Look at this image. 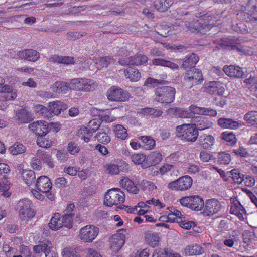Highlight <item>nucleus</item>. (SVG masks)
Returning a JSON list of instances; mask_svg holds the SVG:
<instances>
[{
	"label": "nucleus",
	"mask_w": 257,
	"mask_h": 257,
	"mask_svg": "<svg viewBox=\"0 0 257 257\" xmlns=\"http://www.w3.org/2000/svg\"><path fill=\"white\" fill-rule=\"evenodd\" d=\"M15 117L19 122L25 123L33 119V114L26 109H23L16 113Z\"/></svg>",
	"instance_id": "obj_29"
},
{
	"label": "nucleus",
	"mask_w": 257,
	"mask_h": 257,
	"mask_svg": "<svg viewBox=\"0 0 257 257\" xmlns=\"http://www.w3.org/2000/svg\"><path fill=\"white\" fill-rule=\"evenodd\" d=\"M211 19V16H204L203 18L193 20L191 22H186L185 23L186 30L192 33L199 32L205 34L213 26V24L210 22Z\"/></svg>",
	"instance_id": "obj_1"
},
{
	"label": "nucleus",
	"mask_w": 257,
	"mask_h": 257,
	"mask_svg": "<svg viewBox=\"0 0 257 257\" xmlns=\"http://www.w3.org/2000/svg\"><path fill=\"white\" fill-rule=\"evenodd\" d=\"M189 111H191L193 113L209 115L210 116H215L217 114V111L215 109H212L211 108H205L198 107L195 105H191L188 108Z\"/></svg>",
	"instance_id": "obj_18"
},
{
	"label": "nucleus",
	"mask_w": 257,
	"mask_h": 257,
	"mask_svg": "<svg viewBox=\"0 0 257 257\" xmlns=\"http://www.w3.org/2000/svg\"><path fill=\"white\" fill-rule=\"evenodd\" d=\"M193 124L197 127V130H204L212 127L213 123L209 118L203 116L193 117Z\"/></svg>",
	"instance_id": "obj_20"
},
{
	"label": "nucleus",
	"mask_w": 257,
	"mask_h": 257,
	"mask_svg": "<svg viewBox=\"0 0 257 257\" xmlns=\"http://www.w3.org/2000/svg\"><path fill=\"white\" fill-rule=\"evenodd\" d=\"M126 230L119 229L116 234H113L110 238L111 248L113 251L117 252L123 245L125 240Z\"/></svg>",
	"instance_id": "obj_13"
},
{
	"label": "nucleus",
	"mask_w": 257,
	"mask_h": 257,
	"mask_svg": "<svg viewBox=\"0 0 257 257\" xmlns=\"http://www.w3.org/2000/svg\"><path fill=\"white\" fill-rule=\"evenodd\" d=\"M36 185L38 190L45 193L47 197L52 200L54 195L50 192L52 189V183L50 179L46 176H41L37 179Z\"/></svg>",
	"instance_id": "obj_12"
},
{
	"label": "nucleus",
	"mask_w": 257,
	"mask_h": 257,
	"mask_svg": "<svg viewBox=\"0 0 257 257\" xmlns=\"http://www.w3.org/2000/svg\"><path fill=\"white\" fill-rule=\"evenodd\" d=\"M35 212L33 209L20 210L19 218L21 220L24 222H28L35 216Z\"/></svg>",
	"instance_id": "obj_44"
},
{
	"label": "nucleus",
	"mask_w": 257,
	"mask_h": 257,
	"mask_svg": "<svg viewBox=\"0 0 257 257\" xmlns=\"http://www.w3.org/2000/svg\"><path fill=\"white\" fill-rule=\"evenodd\" d=\"M232 178L235 183L241 184L243 182V175L241 174L239 171L236 169L232 170L230 171Z\"/></svg>",
	"instance_id": "obj_58"
},
{
	"label": "nucleus",
	"mask_w": 257,
	"mask_h": 257,
	"mask_svg": "<svg viewBox=\"0 0 257 257\" xmlns=\"http://www.w3.org/2000/svg\"><path fill=\"white\" fill-rule=\"evenodd\" d=\"M18 56L21 59H25L28 61L35 62L40 57L39 53L35 50L27 49L19 51Z\"/></svg>",
	"instance_id": "obj_22"
},
{
	"label": "nucleus",
	"mask_w": 257,
	"mask_h": 257,
	"mask_svg": "<svg viewBox=\"0 0 257 257\" xmlns=\"http://www.w3.org/2000/svg\"><path fill=\"white\" fill-rule=\"evenodd\" d=\"M147 158V161H149V162L144 163L143 165V167L146 168L159 163L163 157L160 152L155 151L152 152Z\"/></svg>",
	"instance_id": "obj_21"
},
{
	"label": "nucleus",
	"mask_w": 257,
	"mask_h": 257,
	"mask_svg": "<svg viewBox=\"0 0 257 257\" xmlns=\"http://www.w3.org/2000/svg\"><path fill=\"white\" fill-rule=\"evenodd\" d=\"M152 64L156 66L167 67L173 70H177L179 68L178 65L177 64L161 58H156L153 59Z\"/></svg>",
	"instance_id": "obj_33"
},
{
	"label": "nucleus",
	"mask_w": 257,
	"mask_h": 257,
	"mask_svg": "<svg viewBox=\"0 0 257 257\" xmlns=\"http://www.w3.org/2000/svg\"><path fill=\"white\" fill-rule=\"evenodd\" d=\"M230 213L236 216L239 220L243 221L246 211L240 201L236 197H233L230 198Z\"/></svg>",
	"instance_id": "obj_14"
},
{
	"label": "nucleus",
	"mask_w": 257,
	"mask_h": 257,
	"mask_svg": "<svg viewBox=\"0 0 257 257\" xmlns=\"http://www.w3.org/2000/svg\"><path fill=\"white\" fill-rule=\"evenodd\" d=\"M68 150L72 155H75L80 151L79 147L74 142H70L68 145Z\"/></svg>",
	"instance_id": "obj_64"
},
{
	"label": "nucleus",
	"mask_w": 257,
	"mask_h": 257,
	"mask_svg": "<svg viewBox=\"0 0 257 257\" xmlns=\"http://www.w3.org/2000/svg\"><path fill=\"white\" fill-rule=\"evenodd\" d=\"M147 159L146 155L143 154H135L131 156L132 161L135 164H143Z\"/></svg>",
	"instance_id": "obj_52"
},
{
	"label": "nucleus",
	"mask_w": 257,
	"mask_h": 257,
	"mask_svg": "<svg viewBox=\"0 0 257 257\" xmlns=\"http://www.w3.org/2000/svg\"><path fill=\"white\" fill-rule=\"evenodd\" d=\"M82 78H74L69 82L70 89L75 91H81Z\"/></svg>",
	"instance_id": "obj_49"
},
{
	"label": "nucleus",
	"mask_w": 257,
	"mask_h": 257,
	"mask_svg": "<svg viewBox=\"0 0 257 257\" xmlns=\"http://www.w3.org/2000/svg\"><path fill=\"white\" fill-rule=\"evenodd\" d=\"M67 108V105L62 102L56 101L49 103V110L55 115H58Z\"/></svg>",
	"instance_id": "obj_26"
},
{
	"label": "nucleus",
	"mask_w": 257,
	"mask_h": 257,
	"mask_svg": "<svg viewBox=\"0 0 257 257\" xmlns=\"http://www.w3.org/2000/svg\"><path fill=\"white\" fill-rule=\"evenodd\" d=\"M223 71L230 77L240 78L243 75L242 68L236 65H225L223 67Z\"/></svg>",
	"instance_id": "obj_19"
},
{
	"label": "nucleus",
	"mask_w": 257,
	"mask_h": 257,
	"mask_svg": "<svg viewBox=\"0 0 257 257\" xmlns=\"http://www.w3.org/2000/svg\"><path fill=\"white\" fill-rule=\"evenodd\" d=\"M62 257H78L76 251L72 247H65L62 251Z\"/></svg>",
	"instance_id": "obj_55"
},
{
	"label": "nucleus",
	"mask_w": 257,
	"mask_h": 257,
	"mask_svg": "<svg viewBox=\"0 0 257 257\" xmlns=\"http://www.w3.org/2000/svg\"><path fill=\"white\" fill-rule=\"evenodd\" d=\"M203 77L200 70L194 68L190 71H187L184 76L185 83L191 87L202 81Z\"/></svg>",
	"instance_id": "obj_10"
},
{
	"label": "nucleus",
	"mask_w": 257,
	"mask_h": 257,
	"mask_svg": "<svg viewBox=\"0 0 257 257\" xmlns=\"http://www.w3.org/2000/svg\"><path fill=\"white\" fill-rule=\"evenodd\" d=\"M104 167L107 173L110 175L118 174L120 172L118 166L112 163L106 164Z\"/></svg>",
	"instance_id": "obj_50"
},
{
	"label": "nucleus",
	"mask_w": 257,
	"mask_h": 257,
	"mask_svg": "<svg viewBox=\"0 0 257 257\" xmlns=\"http://www.w3.org/2000/svg\"><path fill=\"white\" fill-rule=\"evenodd\" d=\"M113 127L115 136L118 139L124 140L128 137L127 130L123 125L116 124L113 125Z\"/></svg>",
	"instance_id": "obj_36"
},
{
	"label": "nucleus",
	"mask_w": 257,
	"mask_h": 257,
	"mask_svg": "<svg viewBox=\"0 0 257 257\" xmlns=\"http://www.w3.org/2000/svg\"><path fill=\"white\" fill-rule=\"evenodd\" d=\"M141 186L144 190H147L149 191H153L157 189L156 186L153 182L143 180L141 183Z\"/></svg>",
	"instance_id": "obj_60"
},
{
	"label": "nucleus",
	"mask_w": 257,
	"mask_h": 257,
	"mask_svg": "<svg viewBox=\"0 0 257 257\" xmlns=\"http://www.w3.org/2000/svg\"><path fill=\"white\" fill-rule=\"evenodd\" d=\"M49 61L56 62L60 64H64L66 65L72 64L74 63V58L70 56H62L56 55L51 56L49 59Z\"/></svg>",
	"instance_id": "obj_30"
},
{
	"label": "nucleus",
	"mask_w": 257,
	"mask_h": 257,
	"mask_svg": "<svg viewBox=\"0 0 257 257\" xmlns=\"http://www.w3.org/2000/svg\"><path fill=\"white\" fill-rule=\"evenodd\" d=\"M101 123V120L99 119H93L90 120L87 127L82 126L79 129L78 133L79 137L85 142H88L93 133L99 128Z\"/></svg>",
	"instance_id": "obj_6"
},
{
	"label": "nucleus",
	"mask_w": 257,
	"mask_h": 257,
	"mask_svg": "<svg viewBox=\"0 0 257 257\" xmlns=\"http://www.w3.org/2000/svg\"><path fill=\"white\" fill-rule=\"evenodd\" d=\"M204 252V249L201 246L197 244L189 245L186 247L184 250L185 255L188 256L201 255Z\"/></svg>",
	"instance_id": "obj_34"
},
{
	"label": "nucleus",
	"mask_w": 257,
	"mask_h": 257,
	"mask_svg": "<svg viewBox=\"0 0 257 257\" xmlns=\"http://www.w3.org/2000/svg\"><path fill=\"white\" fill-rule=\"evenodd\" d=\"M45 136H38L37 139V145L43 148H49L51 146V141L44 137Z\"/></svg>",
	"instance_id": "obj_53"
},
{
	"label": "nucleus",
	"mask_w": 257,
	"mask_h": 257,
	"mask_svg": "<svg viewBox=\"0 0 257 257\" xmlns=\"http://www.w3.org/2000/svg\"><path fill=\"white\" fill-rule=\"evenodd\" d=\"M204 205L202 198L198 196H191V202L189 208L195 211L201 210Z\"/></svg>",
	"instance_id": "obj_32"
},
{
	"label": "nucleus",
	"mask_w": 257,
	"mask_h": 257,
	"mask_svg": "<svg viewBox=\"0 0 257 257\" xmlns=\"http://www.w3.org/2000/svg\"><path fill=\"white\" fill-rule=\"evenodd\" d=\"M72 226L71 216H61L58 213L53 214L48 224L49 227L53 231L58 230L63 226L71 228Z\"/></svg>",
	"instance_id": "obj_5"
},
{
	"label": "nucleus",
	"mask_w": 257,
	"mask_h": 257,
	"mask_svg": "<svg viewBox=\"0 0 257 257\" xmlns=\"http://www.w3.org/2000/svg\"><path fill=\"white\" fill-rule=\"evenodd\" d=\"M120 184L122 187L130 193L136 194L139 192V189L134 184V182L127 178L124 177L120 181Z\"/></svg>",
	"instance_id": "obj_27"
},
{
	"label": "nucleus",
	"mask_w": 257,
	"mask_h": 257,
	"mask_svg": "<svg viewBox=\"0 0 257 257\" xmlns=\"http://www.w3.org/2000/svg\"><path fill=\"white\" fill-rule=\"evenodd\" d=\"M175 88L167 86L158 87L155 91V101L162 104H170L175 98Z\"/></svg>",
	"instance_id": "obj_2"
},
{
	"label": "nucleus",
	"mask_w": 257,
	"mask_h": 257,
	"mask_svg": "<svg viewBox=\"0 0 257 257\" xmlns=\"http://www.w3.org/2000/svg\"><path fill=\"white\" fill-rule=\"evenodd\" d=\"M152 257H181L177 253L170 252L166 249H156L153 252Z\"/></svg>",
	"instance_id": "obj_42"
},
{
	"label": "nucleus",
	"mask_w": 257,
	"mask_h": 257,
	"mask_svg": "<svg viewBox=\"0 0 257 257\" xmlns=\"http://www.w3.org/2000/svg\"><path fill=\"white\" fill-rule=\"evenodd\" d=\"M101 121L111 122L115 120L114 117L110 116V111L109 109L103 110L99 117Z\"/></svg>",
	"instance_id": "obj_51"
},
{
	"label": "nucleus",
	"mask_w": 257,
	"mask_h": 257,
	"mask_svg": "<svg viewBox=\"0 0 257 257\" xmlns=\"http://www.w3.org/2000/svg\"><path fill=\"white\" fill-rule=\"evenodd\" d=\"M114 60H116V58H111L109 56L102 57L100 59L99 62H97L91 59H87L86 61H85L84 65L82 66L84 68H87L88 67V66L86 65L85 63L88 64L89 63H91V61H93L94 63L97 65V68L101 69L102 68L107 67L109 64L113 63L114 61Z\"/></svg>",
	"instance_id": "obj_24"
},
{
	"label": "nucleus",
	"mask_w": 257,
	"mask_h": 257,
	"mask_svg": "<svg viewBox=\"0 0 257 257\" xmlns=\"http://www.w3.org/2000/svg\"><path fill=\"white\" fill-rule=\"evenodd\" d=\"M176 130L178 137H182L188 142H194L198 137L197 128L193 124H183L177 126Z\"/></svg>",
	"instance_id": "obj_3"
},
{
	"label": "nucleus",
	"mask_w": 257,
	"mask_h": 257,
	"mask_svg": "<svg viewBox=\"0 0 257 257\" xmlns=\"http://www.w3.org/2000/svg\"><path fill=\"white\" fill-rule=\"evenodd\" d=\"M126 78H128L132 82H137L141 78V75L138 69L132 67H128L123 71Z\"/></svg>",
	"instance_id": "obj_25"
},
{
	"label": "nucleus",
	"mask_w": 257,
	"mask_h": 257,
	"mask_svg": "<svg viewBox=\"0 0 257 257\" xmlns=\"http://www.w3.org/2000/svg\"><path fill=\"white\" fill-rule=\"evenodd\" d=\"M148 60V57L146 55L139 54L138 55L130 57L129 58L119 59V63L121 65H140L147 63Z\"/></svg>",
	"instance_id": "obj_16"
},
{
	"label": "nucleus",
	"mask_w": 257,
	"mask_h": 257,
	"mask_svg": "<svg viewBox=\"0 0 257 257\" xmlns=\"http://www.w3.org/2000/svg\"><path fill=\"white\" fill-rule=\"evenodd\" d=\"M99 228L94 225H89L82 227L79 233V239L84 242H92L97 236Z\"/></svg>",
	"instance_id": "obj_8"
},
{
	"label": "nucleus",
	"mask_w": 257,
	"mask_h": 257,
	"mask_svg": "<svg viewBox=\"0 0 257 257\" xmlns=\"http://www.w3.org/2000/svg\"><path fill=\"white\" fill-rule=\"evenodd\" d=\"M4 78L0 77V92L10 93L7 94L6 97V101H10L16 98L17 95L16 92L13 91L12 87L8 85H4Z\"/></svg>",
	"instance_id": "obj_23"
},
{
	"label": "nucleus",
	"mask_w": 257,
	"mask_h": 257,
	"mask_svg": "<svg viewBox=\"0 0 257 257\" xmlns=\"http://www.w3.org/2000/svg\"><path fill=\"white\" fill-rule=\"evenodd\" d=\"M173 3V0H160L154 3L155 9L161 12H165Z\"/></svg>",
	"instance_id": "obj_37"
},
{
	"label": "nucleus",
	"mask_w": 257,
	"mask_h": 257,
	"mask_svg": "<svg viewBox=\"0 0 257 257\" xmlns=\"http://www.w3.org/2000/svg\"><path fill=\"white\" fill-rule=\"evenodd\" d=\"M243 119L247 123L252 125H257V111H250L246 113Z\"/></svg>",
	"instance_id": "obj_46"
},
{
	"label": "nucleus",
	"mask_w": 257,
	"mask_h": 257,
	"mask_svg": "<svg viewBox=\"0 0 257 257\" xmlns=\"http://www.w3.org/2000/svg\"><path fill=\"white\" fill-rule=\"evenodd\" d=\"M130 54V51L127 49L126 47L123 46L121 47L117 51V56L121 57L118 59V61H119V59L127 58V56H128Z\"/></svg>",
	"instance_id": "obj_63"
},
{
	"label": "nucleus",
	"mask_w": 257,
	"mask_h": 257,
	"mask_svg": "<svg viewBox=\"0 0 257 257\" xmlns=\"http://www.w3.org/2000/svg\"><path fill=\"white\" fill-rule=\"evenodd\" d=\"M145 239L149 245L154 247L158 245L160 238L157 233H148L146 235Z\"/></svg>",
	"instance_id": "obj_45"
},
{
	"label": "nucleus",
	"mask_w": 257,
	"mask_h": 257,
	"mask_svg": "<svg viewBox=\"0 0 257 257\" xmlns=\"http://www.w3.org/2000/svg\"><path fill=\"white\" fill-rule=\"evenodd\" d=\"M28 127L38 136H45L49 132L48 123L41 120L29 124Z\"/></svg>",
	"instance_id": "obj_15"
},
{
	"label": "nucleus",
	"mask_w": 257,
	"mask_h": 257,
	"mask_svg": "<svg viewBox=\"0 0 257 257\" xmlns=\"http://www.w3.org/2000/svg\"><path fill=\"white\" fill-rule=\"evenodd\" d=\"M139 112L141 114L150 115L154 117H159L163 114V111L161 110L150 107L141 108L139 110Z\"/></svg>",
	"instance_id": "obj_41"
},
{
	"label": "nucleus",
	"mask_w": 257,
	"mask_h": 257,
	"mask_svg": "<svg viewBox=\"0 0 257 257\" xmlns=\"http://www.w3.org/2000/svg\"><path fill=\"white\" fill-rule=\"evenodd\" d=\"M198 61L199 57L196 54H188L184 58L182 67L184 69L194 67Z\"/></svg>",
	"instance_id": "obj_28"
},
{
	"label": "nucleus",
	"mask_w": 257,
	"mask_h": 257,
	"mask_svg": "<svg viewBox=\"0 0 257 257\" xmlns=\"http://www.w3.org/2000/svg\"><path fill=\"white\" fill-rule=\"evenodd\" d=\"M201 146L205 149H209L215 143L214 138L210 135H203L199 138Z\"/></svg>",
	"instance_id": "obj_35"
},
{
	"label": "nucleus",
	"mask_w": 257,
	"mask_h": 257,
	"mask_svg": "<svg viewBox=\"0 0 257 257\" xmlns=\"http://www.w3.org/2000/svg\"><path fill=\"white\" fill-rule=\"evenodd\" d=\"M205 91L210 94H218L223 95L225 92V89L222 84L219 81H209L205 85Z\"/></svg>",
	"instance_id": "obj_17"
},
{
	"label": "nucleus",
	"mask_w": 257,
	"mask_h": 257,
	"mask_svg": "<svg viewBox=\"0 0 257 257\" xmlns=\"http://www.w3.org/2000/svg\"><path fill=\"white\" fill-rule=\"evenodd\" d=\"M22 177L28 185H30L34 183L36 179V175L34 171L31 170H24L22 173Z\"/></svg>",
	"instance_id": "obj_43"
},
{
	"label": "nucleus",
	"mask_w": 257,
	"mask_h": 257,
	"mask_svg": "<svg viewBox=\"0 0 257 257\" xmlns=\"http://www.w3.org/2000/svg\"><path fill=\"white\" fill-rule=\"evenodd\" d=\"M221 138L229 143L231 145H234L237 141L235 135L232 132L227 131L221 133Z\"/></svg>",
	"instance_id": "obj_47"
},
{
	"label": "nucleus",
	"mask_w": 257,
	"mask_h": 257,
	"mask_svg": "<svg viewBox=\"0 0 257 257\" xmlns=\"http://www.w3.org/2000/svg\"><path fill=\"white\" fill-rule=\"evenodd\" d=\"M174 169L175 167L173 165L166 163L160 167L159 170L157 171V173L163 175L169 171L174 170Z\"/></svg>",
	"instance_id": "obj_62"
},
{
	"label": "nucleus",
	"mask_w": 257,
	"mask_h": 257,
	"mask_svg": "<svg viewBox=\"0 0 257 257\" xmlns=\"http://www.w3.org/2000/svg\"><path fill=\"white\" fill-rule=\"evenodd\" d=\"M140 139L145 144L147 149H152L156 145L155 140L150 136H141L140 137Z\"/></svg>",
	"instance_id": "obj_48"
},
{
	"label": "nucleus",
	"mask_w": 257,
	"mask_h": 257,
	"mask_svg": "<svg viewBox=\"0 0 257 257\" xmlns=\"http://www.w3.org/2000/svg\"><path fill=\"white\" fill-rule=\"evenodd\" d=\"M203 208V213L204 215L212 216L221 211L222 206L217 199H211L205 201Z\"/></svg>",
	"instance_id": "obj_11"
},
{
	"label": "nucleus",
	"mask_w": 257,
	"mask_h": 257,
	"mask_svg": "<svg viewBox=\"0 0 257 257\" xmlns=\"http://www.w3.org/2000/svg\"><path fill=\"white\" fill-rule=\"evenodd\" d=\"M218 160L220 164L227 165L231 161V156L225 152H220L218 154Z\"/></svg>",
	"instance_id": "obj_56"
},
{
	"label": "nucleus",
	"mask_w": 257,
	"mask_h": 257,
	"mask_svg": "<svg viewBox=\"0 0 257 257\" xmlns=\"http://www.w3.org/2000/svg\"><path fill=\"white\" fill-rule=\"evenodd\" d=\"M51 247V244L50 243H42L34 246L33 251L35 253L44 252L45 253V251H47Z\"/></svg>",
	"instance_id": "obj_57"
},
{
	"label": "nucleus",
	"mask_w": 257,
	"mask_h": 257,
	"mask_svg": "<svg viewBox=\"0 0 257 257\" xmlns=\"http://www.w3.org/2000/svg\"><path fill=\"white\" fill-rule=\"evenodd\" d=\"M96 138L98 142L103 144H107L110 141L109 136L105 132L98 133Z\"/></svg>",
	"instance_id": "obj_59"
},
{
	"label": "nucleus",
	"mask_w": 257,
	"mask_h": 257,
	"mask_svg": "<svg viewBox=\"0 0 257 257\" xmlns=\"http://www.w3.org/2000/svg\"><path fill=\"white\" fill-rule=\"evenodd\" d=\"M183 215L181 212L175 208H171L170 213L167 216V221L171 222L179 223L181 221V218H183Z\"/></svg>",
	"instance_id": "obj_39"
},
{
	"label": "nucleus",
	"mask_w": 257,
	"mask_h": 257,
	"mask_svg": "<svg viewBox=\"0 0 257 257\" xmlns=\"http://www.w3.org/2000/svg\"><path fill=\"white\" fill-rule=\"evenodd\" d=\"M8 150L12 155H17L25 152L26 147L23 144L16 142L9 147Z\"/></svg>",
	"instance_id": "obj_38"
},
{
	"label": "nucleus",
	"mask_w": 257,
	"mask_h": 257,
	"mask_svg": "<svg viewBox=\"0 0 257 257\" xmlns=\"http://www.w3.org/2000/svg\"><path fill=\"white\" fill-rule=\"evenodd\" d=\"M193 180L191 177L185 175L178 179L170 182L168 188L174 191H183L189 189L192 184Z\"/></svg>",
	"instance_id": "obj_7"
},
{
	"label": "nucleus",
	"mask_w": 257,
	"mask_h": 257,
	"mask_svg": "<svg viewBox=\"0 0 257 257\" xmlns=\"http://www.w3.org/2000/svg\"><path fill=\"white\" fill-rule=\"evenodd\" d=\"M107 97L111 101L124 102L128 100L130 94L122 89L116 87H111L107 91Z\"/></svg>",
	"instance_id": "obj_9"
},
{
	"label": "nucleus",
	"mask_w": 257,
	"mask_h": 257,
	"mask_svg": "<svg viewBox=\"0 0 257 257\" xmlns=\"http://www.w3.org/2000/svg\"><path fill=\"white\" fill-rule=\"evenodd\" d=\"M81 81L82 91L90 92L93 91L97 86L96 83L93 80L82 78Z\"/></svg>",
	"instance_id": "obj_40"
},
{
	"label": "nucleus",
	"mask_w": 257,
	"mask_h": 257,
	"mask_svg": "<svg viewBox=\"0 0 257 257\" xmlns=\"http://www.w3.org/2000/svg\"><path fill=\"white\" fill-rule=\"evenodd\" d=\"M43 152V151L41 150H38L37 151V154L38 155H41V153ZM42 158L41 159L44 161L48 166L51 168H53L54 166V164L53 163V162L52 161V159L51 158V156L48 154L46 153H43L42 154Z\"/></svg>",
	"instance_id": "obj_54"
},
{
	"label": "nucleus",
	"mask_w": 257,
	"mask_h": 257,
	"mask_svg": "<svg viewBox=\"0 0 257 257\" xmlns=\"http://www.w3.org/2000/svg\"><path fill=\"white\" fill-rule=\"evenodd\" d=\"M51 89L56 93L65 94L70 89L69 83L63 81H56L53 84Z\"/></svg>",
	"instance_id": "obj_31"
},
{
	"label": "nucleus",
	"mask_w": 257,
	"mask_h": 257,
	"mask_svg": "<svg viewBox=\"0 0 257 257\" xmlns=\"http://www.w3.org/2000/svg\"><path fill=\"white\" fill-rule=\"evenodd\" d=\"M20 210H24L25 209H32V203L31 201L28 199H24L19 201L18 203Z\"/></svg>",
	"instance_id": "obj_61"
},
{
	"label": "nucleus",
	"mask_w": 257,
	"mask_h": 257,
	"mask_svg": "<svg viewBox=\"0 0 257 257\" xmlns=\"http://www.w3.org/2000/svg\"><path fill=\"white\" fill-rule=\"evenodd\" d=\"M125 201L124 193L120 189L114 188L109 190L104 198V205L112 207L122 203Z\"/></svg>",
	"instance_id": "obj_4"
}]
</instances>
